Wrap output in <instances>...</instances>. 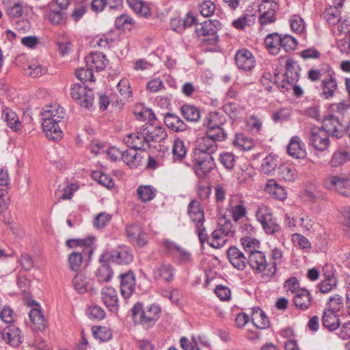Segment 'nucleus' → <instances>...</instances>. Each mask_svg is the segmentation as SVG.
Here are the masks:
<instances>
[{
    "label": "nucleus",
    "mask_w": 350,
    "mask_h": 350,
    "mask_svg": "<svg viewBox=\"0 0 350 350\" xmlns=\"http://www.w3.org/2000/svg\"><path fill=\"white\" fill-rule=\"evenodd\" d=\"M247 264L256 273L267 272V268L269 267L265 254L260 251H255L249 254Z\"/></svg>",
    "instance_id": "18"
},
{
    "label": "nucleus",
    "mask_w": 350,
    "mask_h": 350,
    "mask_svg": "<svg viewBox=\"0 0 350 350\" xmlns=\"http://www.w3.org/2000/svg\"><path fill=\"white\" fill-rule=\"evenodd\" d=\"M278 9V5L275 0H262L258 10H250L242 17L233 22H254L258 17L259 22H275V10Z\"/></svg>",
    "instance_id": "3"
},
{
    "label": "nucleus",
    "mask_w": 350,
    "mask_h": 350,
    "mask_svg": "<svg viewBox=\"0 0 350 350\" xmlns=\"http://www.w3.org/2000/svg\"><path fill=\"white\" fill-rule=\"evenodd\" d=\"M187 149L184 142L179 137L175 138L172 146L174 161H181L186 156Z\"/></svg>",
    "instance_id": "44"
},
{
    "label": "nucleus",
    "mask_w": 350,
    "mask_h": 350,
    "mask_svg": "<svg viewBox=\"0 0 350 350\" xmlns=\"http://www.w3.org/2000/svg\"><path fill=\"white\" fill-rule=\"evenodd\" d=\"M152 273L154 280L170 283L174 280L176 269L170 263L163 262L155 267Z\"/></svg>",
    "instance_id": "19"
},
{
    "label": "nucleus",
    "mask_w": 350,
    "mask_h": 350,
    "mask_svg": "<svg viewBox=\"0 0 350 350\" xmlns=\"http://www.w3.org/2000/svg\"><path fill=\"white\" fill-rule=\"evenodd\" d=\"M87 66L96 71L104 70L109 63L105 55L100 52L90 53L85 58Z\"/></svg>",
    "instance_id": "22"
},
{
    "label": "nucleus",
    "mask_w": 350,
    "mask_h": 350,
    "mask_svg": "<svg viewBox=\"0 0 350 350\" xmlns=\"http://www.w3.org/2000/svg\"><path fill=\"white\" fill-rule=\"evenodd\" d=\"M252 321L258 329H265L269 325V319L265 312L258 307L252 308Z\"/></svg>",
    "instance_id": "40"
},
{
    "label": "nucleus",
    "mask_w": 350,
    "mask_h": 350,
    "mask_svg": "<svg viewBox=\"0 0 350 350\" xmlns=\"http://www.w3.org/2000/svg\"><path fill=\"white\" fill-rule=\"evenodd\" d=\"M278 176L286 181L293 182L297 174L295 167L290 164H282L278 167Z\"/></svg>",
    "instance_id": "42"
},
{
    "label": "nucleus",
    "mask_w": 350,
    "mask_h": 350,
    "mask_svg": "<svg viewBox=\"0 0 350 350\" xmlns=\"http://www.w3.org/2000/svg\"><path fill=\"white\" fill-rule=\"evenodd\" d=\"M92 332L94 337L102 342H107L112 338L111 329L105 326L94 327Z\"/></svg>",
    "instance_id": "54"
},
{
    "label": "nucleus",
    "mask_w": 350,
    "mask_h": 350,
    "mask_svg": "<svg viewBox=\"0 0 350 350\" xmlns=\"http://www.w3.org/2000/svg\"><path fill=\"white\" fill-rule=\"evenodd\" d=\"M277 166V159L274 156L269 154L264 159L261 165V170L264 174L269 175L275 170Z\"/></svg>",
    "instance_id": "53"
},
{
    "label": "nucleus",
    "mask_w": 350,
    "mask_h": 350,
    "mask_svg": "<svg viewBox=\"0 0 350 350\" xmlns=\"http://www.w3.org/2000/svg\"><path fill=\"white\" fill-rule=\"evenodd\" d=\"M3 340L10 346L16 347L22 342L21 330L15 326H9L2 332Z\"/></svg>",
    "instance_id": "29"
},
{
    "label": "nucleus",
    "mask_w": 350,
    "mask_h": 350,
    "mask_svg": "<svg viewBox=\"0 0 350 350\" xmlns=\"http://www.w3.org/2000/svg\"><path fill=\"white\" fill-rule=\"evenodd\" d=\"M137 149L130 148L123 152L122 161L131 168L137 167L142 162V157L141 154L137 152Z\"/></svg>",
    "instance_id": "36"
},
{
    "label": "nucleus",
    "mask_w": 350,
    "mask_h": 350,
    "mask_svg": "<svg viewBox=\"0 0 350 350\" xmlns=\"http://www.w3.org/2000/svg\"><path fill=\"white\" fill-rule=\"evenodd\" d=\"M164 123L167 128L176 133L183 132L187 129L186 123L173 113H167L164 115Z\"/></svg>",
    "instance_id": "27"
},
{
    "label": "nucleus",
    "mask_w": 350,
    "mask_h": 350,
    "mask_svg": "<svg viewBox=\"0 0 350 350\" xmlns=\"http://www.w3.org/2000/svg\"><path fill=\"white\" fill-rule=\"evenodd\" d=\"M310 144L319 151H325L329 146L327 133L321 129L311 131L309 137Z\"/></svg>",
    "instance_id": "16"
},
{
    "label": "nucleus",
    "mask_w": 350,
    "mask_h": 350,
    "mask_svg": "<svg viewBox=\"0 0 350 350\" xmlns=\"http://www.w3.org/2000/svg\"><path fill=\"white\" fill-rule=\"evenodd\" d=\"M265 45L271 54H278L281 48V35L277 33L267 35L265 38Z\"/></svg>",
    "instance_id": "38"
},
{
    "label": "nucleus",
    "mask_w": 350,
    "mask_h": 350,
    "mask_svg": "<svg viewBox=\"0 0 350 350\" xmlns=\"http://www.w3.org/2000/svg\"><path fill=\"white\" fill-rule=\"evenodd\" d=\"M77 189V186L75 184L67 185L66 187L61 189V186L55 191V195L62 200H70L72 198L75 191Z\"/></svg>",
    "instance_id": "58"
},
{
    "label": "nucleus",
    "mask_w": 350,
    "mask_h": 350,
    "mask_svg": "<svg viewBox=\"0 0 350 350\" xmlns=\"http://www.w3.org/2000/svg\"><path fill=\"white\" fill-rule=\"evenodd\" d=\"M255 216L266 233L272 234L280 230L279 224L273 217L271 210L267 206H258L255 212Z\"/></svg>",
    "instance_id": "10"
},
{
    "label": "nucleus",
    "mask_w": 350,
    "mask_h": 350,
    "mask_svg": "<svg viewBox=\"0 0 350 350\" xmlns=\"http://www.w3.org/2000/svg\"><path fill=\"white\" fill-rule=\"evenodd\" d=\"M327 133L337 138L342 137L345 127L339 122L338 118L333 116L324 120L323 126L321 129Z\"/></svg>",
    "instance_id": "23"
},
{
    "label": "nucleus",
    "mask_w": 350,
    "mask_h": 350,
    "mask_svg": "<svg viewBox=\"0 0 350 350\" xmlns=\"http://www.w3.org/2000/svg\"><path fill=\"white\" fill-rule=\"evenodd\" d=\"M215 10V4L211 1H205L199 5V12L204 17H210Z\"/></svg>",
    "instance_id": "64"
},
{
    "label": "nucleus",
    "mask_w": 350,
    "mask_h": 350,
    "mask_svg": "<svg viewBox=\"0 0 350 350\" xmlns=\"http://www.w3.org/2000/svg\"><path fill=\"white\" fill-rule=\"evenodd\" d=\"M187 213L191 221L195 224L196 232L201 245L203 246L207 239V234L204 226V213L200 203L195 200L191 201L187 206Z\"/></svg>",
    "instance_id": "6"
},
{
    "label": "nucleus",
    "mask_w": 350,
    "mask_h": 350,
    "mask_svg": "<svg viewBox=\"0 0 350 350\" xmlns=\"http://www.w3.org/2000/svg\"><path fill=\"white\" fill-rule=\"evenodd\" d=\"M86 314L90 319L95 320H101L105 316V311L97 305L89 307L86 310Z\"/></svg>",
    "instance_id": "63"
},
{
    "label": "nucleus",
    "mask_w": 350,
    "mask_h": 350,
    "mask_svg": "<svg viewBox=\"0 0 350 350\" xmlns=\"http://www.w3.org/2000/svg\"><path fill=\"white\" fill-rule=\"evenodd\" d=\"M240 202V197L237 195L231 196L229 200V207L228 209L231 212L234 221H238L246 215V209Z\"/></svg>",
    "instance_id": "31"
},
{
    "label": "nucleus",
    "mask_w": 350,
    "mask_h": 350,
    "mask_svg": "<svg viewBox=\"0 0 350 350\" xmlns=\"http://www.w3.org/2000/svg\"><path fill=\"white\" fill-rule=\"evenodd\" d=\"M324 187L344 196H350V179L329 175L323 181Z\"/></svg>",
    "instance_id": "12"
},
{
    "label": "nucleus",
    "mask_w": 350,
    "mask_h": 350,
    "mask_svg": "<svg viewBox=\"0 0 350 350\" xmlns=\"http://www.w3.org/2000/svg\"><path fill=\"white\" fill-rule=\"evenodd\" d=\"M235 159L232 153L224 152L220 154V163L223 165L225 170L230 171L234 166Z\"/></svg>",
    "instance_id": "61"
},
{
    "label": "nucleus",
    "mask_w": 350,
    "mask_h": 350,
    "mask_svg": "<svg viewBox=\"0 0 350 350\" xmlns=\"http://www.w3.org/2000/svg\"><path fill=\"white\" fill-rule=\"evenodd\" d=\"M89 282L90 279L81 273L77 274L72 281L75 289L80 294L87 291Z\"/></svg>",
    "instance_id": "51"
},
{
    "label": "nucleus",
    "mask_w": 350,
    "mask_h": 350,
    "mask_svg": "<svg viewBox=\"0 0 350 350\" xmlns=\"http://www.w3.org/2000/svg\"><path fill=\"white\" fill-rule=\"evenodd\" d=\"M348 161H350V152L339 149L334 152L329 164L332 167H336L343 165Z\"/></svg>",
    "instance_id": "43"
},
{
    "label": "nucleus",
    "mask_w": 350,
    "mask_h": 350,
    "mask_svg": "<svg viewBox=\"0 0 350 350\" xmlns=\"http://www.w3.org/2000/svg\"><path fill=\"white\" fill-rule=\"evenodd\" d=\"M293 302L297 309L306 310L311 306L312 296L308 290L301 288L294 295Z\"/></svg>",
    "instance_id": "30"
},
{
    "label": "nucleus",
    "mask_w": 350,
    "mask_h": 350,
    "mask_svg": "<svg viewBox=\"0 0 350 350\" xmlns=\"http://www.w3.org/2000/svg\"><path fill=\"white\" fill-rule=\"evenodd\" d=\"M232 224L230 219H227L226 216L220 217V240L224 237L231 238L234 235Z\"/></svg>",
    "instance_id": "50"
},
{
    "label": "nucleus",
    "mask_w": 350,
    "mask_h": 350,
    "mask_svg": "<svg viewBox=\"0 0 350 350\" xmlns=\"http://www.w3.org/2000/svg\"><path fill=\"white\" fill-rule=\"evenodd\" d=\"M2 118L6 122L7 125L14 131H20L22 129L21 122L16 113L10 108H5L2 110Z\"/></svg>",
    "instance_id": "35"
},
{
    "label": "nucleus",
    "mask_w": 350,
    "mask_h": 350,
    "mask_svg": "<svg viewBox=\"0 0 350 350\" xmlns=\"http://www.w3.org/2000/svg\"><path fill=\"white\" fill-rule=\"evenodd\" d=\"M283 256L282 252L278 248H274L271 251V258L274 260L271 265H269L267 272L262 275V278L264 281H270L274 278L277 270V262H280Z\"/></svg>",
    "instance_id": "34"
},
{
    "label": "nucleus",
    "mask_w": 350,
    "mask_h": 350,
    "mask_svg": "<svg viewBox=\"0 0 350 350\" xmlns=\"http://www.w3.org/2000/svg\"><path fill=\"white\" fill-rule=\"evenodd\" d=\"M291 241L295 247L304 250H310L311 244L308 239L299 233H294L292 234Z\"/></svg>",
    "instance_id": "55"
},
{
    "label": "nucleus",
    "mask_w": 350,
    "mask_h": 350,
    "mask_svg": "<svg viewBox=\"0 0 350 350\" xmlns=\"http://www.w3.org/2000/svg\"><path fill=\"white\" fill-rule=\"evenodd\" d=\"M266 190L276 199L283 200L286 197L284 189L279 186L273 180L269 181Z\"/></svg>",
    "instance_id": "48"
},
{
    "label": "nucleus",
    "mask_w": 350,
    "mask_h": 350,
    "mask_svg": "<svg viewBox=\"0 0 350 350\" xmlns=\"http://www.w3.org/2000/svg\"><path fill=\"white\" fill-rule=\"evenodd\" d=\"M120 291L125 298L129 297L135 290V278L134 273L129 271L120 275Z\"/></svg>",
    "instance_id": "26"
},
{
    "label": "nucleus",
    "mask_w": 350,
    "mask_h": 350,
    "mask_svg": "<svg viewBox=\"0 0 350 350\" xmlns=\"http://www.w3.org/2000/svg\"><path fill=\"white\" fill-rule=\"evenodd\" d=\"M133 258L131 249L126 245H120L111 252H105L99 258L100 262H112L118 265H128Z\"/></svg>",
    "instance_id": "8"
},
{
    "label": "nucleus",
    "mask_w": 350,
    "mask_h": 350,
    "mask_svg": "<svg viewBox=\"0 0 350 350\" xmlns=\"http://www.w3.org/2000/svg\"><path fill=\"white\" fill-rule=\"evenodd\" d=\"M193 23H170V28L178 33H181L187 27H191ZM196 32L198 36H210L204 40V42L208 44L215 43L217 41L218 36L216 35L217 28L214 23H195Z\"/></svg>",
    "instance_id": "7"
},
{
    "label": "nucleus",
    "mask_w": 350,
    "mask_h": 350,
    "mask_svg": "<svg viewBox=\"0 0 350 350\" xmlns=\"http://www.w3.org/2000/svg\"><path fill=\"white\" fill-rule=\"evenodd\" d=\"M227 257L234 268L239 270H243L245 268L248 258L236 247H230L228 250Z\"/></svg>",
    "instance_id": "21"
},
{
    "label": "nucleus",
    "mask_w": 350,
    "mask_h": 350,
    "mask_svg": "<svg viewBox=\"0 0 350 350\" xmlns=\"http://www.w3.org/2000/svg\"><path fill=\"white\" fill-rule=\"evenodd\" d=\"M344 308V299L342 296L336 294L331 296L326 304L325 309L338 313L342 311Z\"/></svg>",
    "instance_id": "47"
},
{
    "label": "nucleus",
    "mask_w": 350,
    "mask_h": 350,
    "mask_svg": "<svg viewBox=\"0 0 350 350\" xmlns=\"http://www.w3.org/2000/svg\"><path fill=\"white\" fill-rule=\"evenodd\" d=\"M132 314L135 322L146 328H150L160 317L161 308L159 305L153 304L143 308L141 303H137L132 308Z\"/></svg>",
    "instance_id": "5"
},
{
    "label": "nucleus",
    "mask_w": 350,
    "mask_h": 350,
    "mask_svg": "<svg viewBox=\"0 0 350 350\" xmlns=\"http://www.w3.org/2000/svg\"><path fill=\"white\" fill-rule=\"evenodd\" d=\"M206 133V136L196 141L191 154L193 168L199 178L205 176L216 165L213 155L218 148L219 130L207 129Z\"/></svg>",
    "instance_id": "1"
},
{
    "label": "nucleus",
    "mask_w": 350,
    "mask_h": 350,
    "mask_svg": "<svg viewBox=\"0 0 350 350\" xmlns=\"http://www.w3.org/2000/svg\"><path fill=\"white\" fill-rule=\"evenodd\" d=\"M327 133L337 138L342 137L345 127L339 122L338 118L333 116L324 120L323 126L321 129Z\"/></svg>",
    "instance_id": "24"
},
{
    "label": "nucleus",
    "mask_w": 350,
    "mask_h": 350,
    "mask_svg": "<svg viewBox=\"0 0 350 350\" xmlns=\"http://www.w3.org/2000/svg\"><path fill=\"white\" fill-rule=\"evenodd\" d=\"M148 133V126H143L135 133L125 136L123 139V142L129 148L145 151L150 147Z\"/></svg>",
    "instance_id": "9"
},
{
    "label": "nucleus",
    "mask_w": 350,
    "mask_h": 350,
    "mask_svg": "<svg viewBox=\"0 0 350 350\" xmlns=\"http://www.w3.org/2000/svg\"><path fill=\"white\" fill-rule=\"evenodd\" d=\"M27 302L29 306H36V308H32L29 312V319L35 328L38 330H44L45 329V319L40 308H38V304L33 300H28Z\"/></svg>",
    "instance_id": "28"
},
{
    "label": "nucleus",
    "mask_w": 350,
    "mask_h": 350,
    "mask_svg": "<svg viewBox=\"0 0 350 350\" xmlns=\"http://www.w3.org/2000/svg\"><path fill=\"white\" fill-rule=\"evenodd\" d=\"M234 144L244 150H251L254 145V141L251 137L242 133L237 135Z\"/></svg>",
    "instance_id": "56"
},
{
    "label": "nucleus",
    "mask_w": 350,
    "mask_h": 350,
    "mask_svg": "<svg viewBox=\"0 0 350 350\" xmlns=\"http://www.w3.org/2000/svg\"><path fill=\"white\" fill-rule=\"evenodd\" d=\"M180 110L183 118L188 122H197L200 118V109L193 105H183Z\"/></svg>",
    "instance_id": "39"
},
{
    "label": "nucleus",
    "mask_w": 350,
    "mask_h": 350,
    "mask_svg": "<svg viewBox=\"0 0 350 350\" xmlns=\"http://www.w3.org/2000/svg\"><path fill=\"white\" fill-rule=\"evenodd\" d=\"M43 131L46 137L54 141L62 137L61 127L64 125L66 113L62 107L57 104L47 107L42 113Z\"/></svg>",
    "instance_id": "2"
},
{
    "label": "nucleus",
    "mask_w": 350,
    "mask_h": 350,
    "mask_svg": "<svg viewBox=\"0 0 350 350\" xmlns=\"http://www.w3.org/2000/svg\"><path fill=\"white\" fill-rule=\"evenodd\" d=\"M286 72L284 79L278 85L279 90L283 93L290 90L287 85H292L296 83L299 79V68L295 65L293 59H287L285 65Z\"/></svg>",
    "instance_id": "13"
},
{
    "label": "nucleus",
    "mask_w": 350,
    "mask_h": 350,
    "mask_svg": "<svg viewBox=\"0 0 350 350\" xmlns=\"http://www.w3.org/2000/svg\"><path fill=\"white\" fill-rule=\"evenodd\" d=\"M70 95L77 103L84 108H89L94 101V93L92 89L75 83L70 88Z\"/></svg>",
    "instance_id": "11"
},
{
    "label": "nucleus",
    "mask_w": 350,
    "mask_h": 350,
    "mask_svg": "<svg viewBox=\"0 0 350 350\" xmlns=\"http://www.w3.org/2000/svg\"><path fill=\"white\" fill-rule=\"evenodd\" d=\"M101 299L107 308L111 312H117L118 306V295L114 288L106 286L102 289Z\"/></svg>",
    "instance_id": "20"
},
{
    "label": "nucleus",
    "mask_w": 350,
    "mask_h": 350,
    "mask_svg": "<svg viewBox=\"0 0 350 350\" xmlns=\"http://www.w3.org/2000/svg\"><path fill=\"white\" fill-rule=\"evenodd\" d=\"M101 265L96 272V277L99 282H109L113 276V271L110 268L109 262H100Z\"/></svg>",
    "instance_id": "45"
},
{
    "label": "nucleus",
    "mask_w": 350,
    "mask_h": 350,
    "mask_svg": "<svg viewBox=\"0 0 350 350\" xmlns=\"http://www.w3.org/2000/svg\"><path fill=\"white\" fill-rule=\"evenodd\" d=\"M322 95L325 99H329L334 95L338 85L336 79L332 74H329L328 77L325 78L322 82Z\"/></svg>",
    "instance_id": "37"
},
{
    "label": "nucleus",
    "mask_w": 350,
    "mask_h": 350,
    "mask_svg": "<svg viewBox=\"0 0 350 350\" xmlns=\"http://www.w3.org/2000/svg\"><path fill=\"white\" fill-rule=\"evenodd\" d=\"M234 59L238 68L245 71L251 70L256 65L254 56L247 49L238 51Z\"/></svg>",
    "instance_id": "17"
},
{
    "label": "nucleus",
    "mask_w": 350,
    "mask_h": 350,
    "mask_svg": "<svg viewBox=\"0 0 350 350\" xmlns=\"http://www.w3.org/2000/svg\"><path fill=\"white\" fill-rule=\"evenodd\" d=\"M323 271L325 278L317 284V288L321 293H327L336 287L338 280L332 265H326L323 267Z\"/></svg>",
    "instance_id": "15"
},
{
    "label": "nucleus",
    "mask_w": 350,
    "mask_h": 350,
    "mask_svg": "<svg viewBox=\"0 0 350 350\" xmlns=\"http://www.w3.org/2000/svg\"><path fill=\"white\" fill-rule=\"evenodd\" d=\"M340 8H341V7H338L334 5L327 8L323 14V18L327 22H330L331 21L334 22H347V19H344L343 21H342V18L340 15Z\"/></svg>",
    "instance_id": "46"
},
{
    "label": "nucleus",
    "mask_w": 350,
    "mask_h": 350,
    "mask_svg": "<svg viewBox=\"0 0 350 350\" xmlns=\"http://www.w3.org/2000/svg\"><path fill=\"white\" fill-rule=\"evenodd\" d=\"M241 243L245 252L251 254L252 252L259 251L260 242L255 238L252 237H245L241 239Z\"/></svg>",
    "instance_id": "49"
},
{
    "label": "nucleus",
    "mask_w": 350,
    "mask_h": 350,
    "mask_svg": "<svg viewBox=\"0 0 350 350\" xmlns=\"http://www.w3.org/2000/svg\"><path fill=\"white\" fill-rule=\"evenodd\" d=\"M125 232L127 239L132 244L139 247H142L147 244L148 235L139 225L137 224L127 225L125 228Z\"/></svg>",
    "instance_id": "14"
},
{
    "label": "nucleus",
    "mask_w": 350,
    "mask_h": 350,
    "mask_svg": "<svg viewBox=\"0 0 350 350\" xmlns=\"http://www.w3.org/2000/svg\"><path fill=\"white\" fill-rule=\"evenodd\" d=\"M137 192L139 199L146 202L154 198L156 190L149 185H141L137 188Z\"/></svg>",
    "instance_id": "52"
},
{
    "label": "nucleus",
    "mask_w": 350,
    "mask_h": 350,
    "mask_svg": "<svg viewBox=\"0 0 350 350\" xmlns=\"http://www.w3.org/2000/svg\"><path fill=\"white\" fill-rule=\"evenodd\" d=\"M321 322L323 327L329 332H334L340 328V321L338 313L324 309Z\"/></svg>",
    "instance_id": "25"
},
{
    "label": "nucleus",
    "mask_w": 350,
    "mask_h": 350,
    "mask_svg": "<svg viewBox=\"0 0 350 350\" xmlns=\"http://www.w3.org/2000/svg\"><path fill=\"white\" fill-rule=\"evenodd\" d=\"M111 219V215L105 212L100 213L94 218L93 224L94 226L98 229L105 228L110 222Z\"/></svg>",
    "instance_id": "59"
},
{
    "label": "nucleus",
    "mask_w": 350,
    "mask_h": 350,
    "mask_svg": "<svg viewBox=\"0 0 350 350\" xmlns=\"http://www.w3.org/2000/svg\"><path fill=\"white\" fill-rule=\"evenodd\" d=\"M297 42L295 38L288 34L281 36V47H282L285 51L288 52L293 51L296 49Z\"/></svg>",
    "instance_id": "60"
},
{
    "label": "nucleus",
    "mask_w": 350,
    "mask_h": 350,
    "mask_svg": "<svg viewBox=\"0 0 350 350\" xmlns=\"http://www.w3.org/2000/svg\"><path fill=\"white\" fill-rule=\"evenodd\" d=\"M301 142V140L298 136H294L291 139L287 146V152L291 157L295 159H302L306 157V152Z\"/></svg>",
    "instance_id": "32"
},
{
    "label": "nucleus",
    "mask_w": 350,
    "mask_h": 350,
    "mask_svg": "<svg viewBox=\"0 0 350 350\" xmlns=\"http://www.w3.org/2000/svg\"><path fill=\"white\" fill-rule=\"evenodd\" d=\"M27 73L32 77H39L46 73V68L37 62L31 63L26 70Z\"/></svg>",
    "instance_id": "62"
},
{
    "label": "nucleus",
    "mask_w": 350,
    "mask_h": 350,
    "mask_svg": "<svg viewBox=\"0 0 350 350\" xmlns=\"http://www.w3.org/2000/svg\"><path fill=\"white\" fill-rule=\"evenodd\" d=\"M283 288L288 295L289 294L295 295L301 289L299 288V282L295 277H291L286 280L283 284Z\"/></svg>",
    "instance_id": "57"
},
{
    "label": "nucleus",
    "mask_w": 350,
    "mask_h": 350,
    "mask_svg": "<svg viewBox=\"0 0 350 350\" xmlns=\"http://www.w3.org/2000/svg\"><path fill=\"white\" fill-rule=\"evenodd\" d=\"M149 142L160 143L163 142L167 137L166 130L163 126H148Z\"/></svg>",
    "instance_id": "41"
},
{
    "label": "nucleus",
    "mask_w": 350,
    "mask_h": 350,
    "mask_svg": "<svg viewBox=\"0 0 350 350\" xmlns=\"http://www.w3.org/2000/svg\"><path fill=\"white\" fill-rule=\"evenodd\" d=\"M129 6L139 16L148 19L151 16V11L148 3L142 0H126Z\"/></svg>",
    "instance_id": "33"
},
{
    "label": "nucleus",
    "mask_w": 350,
    "mask_h": 350,
    "mask_svg": "<svg viewBox=\"0 0 350 350\" xmlns=\"http://www.w3.org/2000/svg\"><path fill=\"white\" fill-rule=\"evenodd\" d=\"M94 240V237H88L84 239H68L66 241V245L69 247H74L75 246L84 247L82 252H74L69 254L68 262L71 271H78L81 269L83 258V255H92L93 250L91 246L93 244Z\"/></svg>",
    "instance_id": "4"
}]
</instances>
